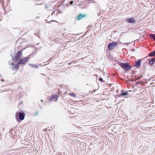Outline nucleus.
Segmentation results:
<instances>
[{
	"instance_id": "obj_1",
	"label": "nucleus",
	"mask_w": 155,
	"mask_h": 155,
	"mask_svg": "<svg viewBox=\"0 0 155 155\" xmlns=\"http://www.w3.org/2000/svg\"><path fill=\"white\" fill-rule=\"evenodd\" d=\"M33 54H31L26 57L20 59L18 63L20 64L25 65L30 60V58L33 57Z\"/></svg>"
},
{
	"instance_id": "obj_2",
	"label": "nucleus",
	"mask_w": 155,
	"mask_h": 155,
	"mask_svg": "<svg viewBox=\"0 0 155 155\" xmlns=\"http://www.w3.org/2000/svg\"><path fill=\"white\" fill-rule=\"evenodd\" d=\"M119 65L125 71H128L131 68V66L128 63H119Z\"/></svg>"
},
{
	"instance_id": "obj_3",
	"label": "nucleus",
	"mask_w": 155,
	"mask_h": 155,
	"mask_svg": "<svg viewBox=\"0 0 155 155\" xmlns=\"http://www.w3.org/2000/svg\"><path fill=\"white\" fill-rule=\"evenodd\" d=\"M117 45V43L116 42H113L109 43L108 45L109 50H112Z\"/></svg>"
},
{
	"instance_id": "obj_4",
	"label": "nucleus",
	"mask_w": 155,
	"mask_h": 155,
	"mask_svg": "<svg viewBox=\"0 0 155 155\" xmlns=\"http://www.w3.org/2000/svg\"><path fill=\"white\" fill-rule=\"evenodd\" d=\"M22 51H18L16 54L15 58H14V60L15 61H17L21 57L20 55L21 54Z\"/></svg>"
},
{
	"instance_id": "obj_5",
	"label": "nucleus",
	"mask_w": 155,
	"mask_h": 155,
	"mask_svg": "<svg viewBox=\"0 0 155 155\" xmlns=\"http://www.w3.org/2000/svg\"><path fill=\"white\" fill-rule=\"evenodd\" d=\"M18 118L21 120H23L25 118V114L23 112H20L18 113Z\"/></svg>"
},
{
	"instance_id": "obj_6",
	"label": "nucleus",
	"mask_w": 155,
	"mask_h": 155,
	"mask_svg": "<svg viewBox=\"0 0 155 155\" xmlns=\"http://www.w3.org/2000/svg\"><path fill=\"white\" fill-rule=\"evenodd\" d=\"M58 97L57 95H52L51 96L49 100L50 101H56L58 100Z\"/></svg>"
},
{
	"instance_id": "obj_7",
	"label": "nucleus",
	"mask_w": 155,
	"mask_h": 155,
	"mask_svg": "<svg viewBox=\"0 0 155 155\" xmlns=\"http://www.w3.org/2000/svg\"><path fill=\"white\" fill-rule=\"evenodd\" d=\"M141 60L139 59L135 61V64L133 66L136 67L137 68H139L140 66Z\"/></svg>"
},
{
	"instance_id": "obj_8",
	"label": "nucleus",
	"mask_w": 155,
	"mask_h": 155,
	"mask_svg": "<svg viewBox=\"0 0 155 155\" xmlns=\"http://www.w3.org/2000/svg\"><path fill=\"white\" fill-rule=\"evenodd\" d=\"M126 21L127 22L130 23H132L136 21L134 18H128L126 20Z\"/></svg>"
},
{
	"instance_id": "obj_9",
	"label": "nucleus",
	"mask_w": 155,
	"mask_h": 155,
	"mask_svg": "<svg viewBox=\"0 0 155 155\" xmlns=\"http://www.w3.org/2000/svg\"><path fill=\"white\" fill-rule=\"evenodd\" d=\"M19 64L18 63L17 64H15L12 68L13 70H15L16 71L18 70L19 68Z\"/></svg>"
},
{
	"instance_id": "obj_10",
	"label": "nucleus",
	"mask_w": 155,
	"mask_h": 155,
	"mask_svg": "<svg viewBox=\"0 0 155 155\" xmlns=\"http://www.w3.org/2000/svg\"><path fill=\"white\" fill-rule=\"evenodd\" d=\"M85 15H83L81 14H79L77 17V18L78 20H79L82 19L83 17L85 16Z\"/></svg>"
},
{
	"instance_id": "obj_11",
	"label": "nucleus",
	"mask_w": 155,
	"mask_h": 155,
	"mask_svg": "<svg viewBox=\"0 0 155 155\" xmlns=\"http://www.w3.org/2000/svg\"><path fill=\"white\" fill-rule=\"evenodd\" d=\"M29 65L33 68H38V64H29Z\"/></svg>"
},
{
	"instance_id": "obj_12",
	"label": "nucleus",
	"mask_w": 155,
	"mask_h": 155,
	"mask_svg": "<svg viewBox=\"0 0 155 155\" xmlns=\"http://www.w3.org/2000/svg\"><path fill=\"white\" fill-rule=\"evenodd\" d=\"M155 61V58H153L150 61L149 63V64L151 65H152L153 64Z\"/></svg>"
},
{
	"instance_id": "obj_13",
	"label": "nucleus",
	"mask_w": 155,
	"mask_h": 155,
	"mask_svg": "<svg viewBox=\"0 0 155 155\" xmlns=\"http://www.w3.org/2000/svg\"><path fill=\"white\" fill-rule=\"evenodd\" d=\"M155 55V51H154L153 52H150L148 55L150 57H152Z\"/></svg>"
},
{
	"instance_id": "obj_14",
	"label": "nucleus",
	"mask_w": 155,
	"mask_h": 155,
	"mask_svg": "<svg viewBox=\"0 0 155 155\" xmlns=\"http://www.w3.org/2000/svg\"><path fill=\"white\" fill-rule=\"evenodd\" d=\"M128 94V93L127 92H123L121 93L120 94V96L119 97H120V96H121V95L122 96H125L126 95Z\"/></svg>"
},
{
	"instance_id": "obj_15",
	"label": "nucleus",
	"mask_w": 155,
	"mask_h": 155,
	"mask_svg": "<svg viewBox=\"0 0 155 155\" xmlns=\"http://www.w3.org/2000/svg\"><path fill=\"white\" fill-rule=\"evenodd\" d=\"M150 37L151 38H153L155 41V35L151 34L150 35Z\"/></svg>"
},
{
	"instance_id": "obj_16",
	"label": "nucleus",
	"mask_w": 155,
	"mask_h": 155,
	"mask_svg": "<svg viewBox=\"0 0 155 155\" xmlns=\"http://www.w3.org/2000/svg\"><path fill=\"white\" fill-rule=\"evenodd\" d=\"M70 95L75 97H76V95L74 93H71L70 94Z\"/></svg>"
},
{
	"instance_id": "obj_17",
	"label": "nucleus",
	"mask_w": 155,
	"mask_h": 155,
	"mask_svg": "<svg viewBox=\"0 0 155 155\" xmlns=\"http://www.w3.org/2000/svg\"><path fill=\"white\" fill-rule=\"evenodd\" d=\"M99 80L100 81H103V79L102 78H99Z\"/></svg>"
},
{
	"instance_id": "obj_18",
	"label": "nucleus",
	"mask_w": 155,
	"mask_h": 155,
	"mask_svg": "<svg viewBox=\"0 0 155 155\" xmlns=\"http://www.w3.org/2000/svg\"><path fill=\"white\" fill-rule=\"evenodd\" d=\"M73 3V1H71L70 2V4H72Z\"/></svg>"
},
{
	"instance_id": "obj_19",
	"label": "nucleus",
	"mask_w": 155,
	"mask_h": 155,
	"mask_svg": "<svg viewBox=\"0 0 155 155\" xmlns=\"http://www.w3.org/2000/svg\"><path fill=\"white\" fill-rule=\"evenodd\" d=\"M73 62H74L73 61H72L71 63H68V65H70L71 64H72V63Z\"/></svg>"
},
{
	"instance_id": "obj_20",
	"label": "nucleus",
	"mask_w": 155,
	"mask_h": 155,
	"mask_svg": "<svg viewBox=\"0 0 155 155\" xmlns=\"http://www.w3.org/2000/svg\"><path fill=\"white\" fill-rule=\"evenodd\" d=\"M38 112H37V111L36 112V115H38Z\"/></svg>"
},
{
	"instance_id": "obj_21",
	"label": "nucleus",
	"mask_w": 155,
	"mask_h": 155,
	"mask_svg": "<svg viewBox=\"0 0 155 155\" xmlns=\"http://www.w3.org/2000/svg\"><path fill=\"white\" fill-rule=\"evenodd\" d=\"M140 76H141V77H143V74H141V75H140Z\"/></svg>"
},
{
	"instance_id": "obj_22",
	"label": "nucleus",
	"mask_w": 155,
	"mask_h": 155,
	"mask_svg": "<svg viewBox=\"0 0 155 155\" xmlns=\"http://www.w3.org/2000/svg\"><path fill=\"white\" fill-rule=\"evenodd\" d=\"M54 21H51L50 22H48V23H49L50 22Z\"/></svg>"
},
{
	"instance_id": "obj_23",
	"label": "nucleus",
	"mask_w": 155,
	"mask_h": 155,
	"mask_svg": "<svg viewBox=\"0 0 155 155\" xmlns=\"http://www.w3.org/2000/svg\"><path fill=\"white\" fill-rule=\"evenodd\" d=\"M54 13V11H53L52 12V14H53Z\"/></svg>"
},
{
	"instance_id": "obj_24",
	"label": "nucleus",
	"mask_w": 155,
	"mask_h": 155,
	"mask_svg": "<svg viewBox=\"0 0 155 155\" xmlns=\"http://www.w3.org/2000/svg\"><path fill=\"white\" fill-rule=\"evenodd\" d=\"M11 64L12 65H13L14 64V63H12V64Z\"/></svg>"
},
{
	"instance_id": "obj_25",
	"label": "nucleus",
	"mask_w": 155,
	"mask_h": 155,
	"mask_svg": "<svg viewBox=\"0 0 155 155\" xmlns=\"http://www.w3.org/2000/svg\"><path fill=\"white\" fill-rule=\"evenodd\" d=\"M140 78H138L137 79V80L139 79H140Z\"/></svg>"
},
{
	"instance_id": "obj_26",
	"label": "nucleus",
	"mask_w": 155,
	"mask_h": 155,
	"mask_svg": "<svg viewBox=\"0 0 155 155\" xmlns=\"http://www.w3.org/2000/svg\"><path fill=\"white\" fill-rule=\"evenodd\" d=\"M132 51H134V50L133 49H132L131 50Z\"/></svg>"
},
{
	"instance_id": "obj_27",
	"label": "nucleus",
	"mask_w": 155,
	"mask_h": 155,
	"mask_svg": "<svg viewBox=\"0 0 155 155\" xmlns=\"http://www.w3.org/2000/svg\"><path fill=\"white\" fill-rule=\"evenodd\" d=\"M41 101L42 102L43 101V100H41Z\"/></svg>"
},
{
	"instance_id": "obj_28",
	"label": "nucleus",
	"mask_w": 155,
	"mask_h": 155,
	"mask_svg": "<svg viewBox=\"0 0 155 155\" xmlns=\"http://www.w3.org/2000/svg\"><path fill=\"white\" fill-rule=\"evenodd\" d=\"M139 83V82H138L137 83V84H138Z\"/></svg>"
}]
</instances>
